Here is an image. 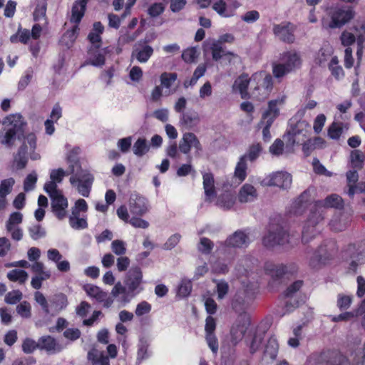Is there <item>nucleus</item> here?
I'll return each instance as SVG.
<instances>
[{
	"label": "nucleus",
	"mask_w": 365,
	"mask_h": 365,
	"mask_svg": "<svg viewBox=\"0 0 365 365\" xmlns=\"http://www.w3.org/2000/svg\"><path fill=\"white\" fill-rule=\"evenodd\" d=\"M343 205L342 198L336 194L327 196L324 200L317 201L314 205V210L311 211L303 227L302 233V242L307 243L318 233L317 225L324 220L323 210H318V208L321 209L322 207L342 208Z\"/></svg>",
	"instance_id": "obj_1"
},
{
	"label": "nucleus",
	"mask_w": 365,
	"mask_h": 365,
	"mask_svg": "<svg viewBox=\"0 0 365 365\" xmlns=\"http://www.w3.org/2000/svg\"><path fill=\"white\" fill-rule=\"evenodd\" d=\"M252 82L256 83L252 95L258 101L266 99L273 89V78L272 76L265 71H259L251 76Z\"/></svg>",
	"instance_id": "obj_2"
},
{
	"label": "nucleus",
	"mask_w": 365,
	"mask_h": 365,
	"mask_svg": "<svg viewBox=\"0 0 365 365\" xmlns=\"http://www.w3.org/2000/svg\"><path fill=\"white\" fill-rule=\"evenodd\" d=\"M262 242L267 249H273L288 243L289 234L282 226L270 225Z\"/></svg>",
	"instance_id": "obj_3"
},
{
	"label": "nucleus",
	"mask_w": 365,
	"mask_h": 365,
	"mask_svg": "<svg viewBox=\"0 0 365 365\" xmlns=\"http://www.w3.org/2000/svg\"><path fill=\"white\" fill-rule=\"evenodd\" d=\"M329 16L331 21L327 26L330 29H339L354 19L355 12L350 6H341L331 8Z\"/></svg>",
	"instance_id": "obj_4"
},
{
	"label": "nucleus",
	"mask_w": 365,
	"mask_h": 365,
	"mask_svg": "<svg viewBox=\"0 0 365 365\" xmlns=\"http://www.w3.org/2000/svg\"><path fill=\"white\" fill-rule=\"evenodd\" d=\"M94 180L93 175L87 170H81L72 174L71 184L75 187L80 195L88 197Z\"/></svg>",
	"instance_id": "obj_5"
},
{
	"label": "nucleus",
	"mask_w": 365,
	"mask_h": 365,
	"mask_svg": "<svg viewBox=\"0 0 365 365\" xmlns=\"http://www.w3.org/2000/svg\"><path fill=\"white\" fill-rule=\"evenodd\" d=\"M307 360L312 365H341V356L336 351L327 350L312 354Z\"/></svg>",
	"instance_id": "obj_6"
},
{
	"label": "nucleus",
	"mask_w": 365,
	"mask_h": 365,
	"mask_svg": "<svg viewBox=\"0 0 365 365\" xmlns=\"http://www.w3.org/2000/svg\"><path fill=\"white\" fill-rule=\"evenodd\" d=\"M251 305V299L247 297L246 293H237L232 302V307L240 319L250 320L248 310Z\"/></svg>",
	"instance_id": "obj_7"
},
{
	"label": "nucleus",
	"mask_w": 365,
	"mask_h": 365,
	"mask_svg": "<svg viewBox=\"0 0 365 365\" xmlns=\"http://www.w3.org/2000/svg\"><path fill=\"white\" fill-rule=\"evenodd\" d=\"M257 259L251 256L242 257L235 267V274L238 278L242 277H250L257 270Z\"/></svg>",
	"instance_id": "obj_8"
},
{
	"label": "nucleus",
	"mask_w": 365,
	"mask_h": 365,
	"mask_svg": "<svg viewBox=\"0 0 365 365\" xmlns=\"http://www.w3.org/2000/svg\"><path fill=\"white\" fill-rule=\"evenodd\" d=\"M83 289L91 298L95 299L98 302L103 303L106 308H109L113 303V299L109 294L96 285L87 284L83 286Z\"/></svg>",
	"instance_id": "obj_9"
},
{
	"label": "nucleus",
	"mask_w": 365,
	"mask_h": 365,
	"mask_svg": "<svg viewBox=\"0 0 365 365\" xmlns=\"http://www.w3.org/2000/svg\"><path fill=\"white\" fill-rule=\"evenodd\" d=\"M295 26L290 22H282L273 26L274 34L282 41L292 43L295 41Z\"/></svg>",
	"instance_id": "obj_10"
},
{
	"label": "nucleus",
	"mask_w": 365,
	"mask_h": 365,
	"mask_svg": "<svg viewBox=\"0 0 365 365\" xmlns=\"http://www.w3.org/2000/svg\"><path fill=\"white\" fill-rule=\"evenodd\" d=\"M192 148H195L197 154L202 150L200 140L194 133L190 132L184 133L179 143L180 151L183 154H188Z\"/></svg>",
	"instance_id": "obj_11"
},
{
	"label": "nucleus",
	"mask_w": 365,
	"mask_h": 365,
	"mask_svg": "<svg viewBox=\"0 0 365 365\" xmlns=\"http://www.w3.org/2000/svg\"><path fill=\"white\" fill-rule=\"evenodd\" d=\"M265 334V330L258 327L256 329H251L245 336V343L250 348L251 354L255 353L260 347Z\"/></svg>",
	"instance_id": "obj_12"
},
{
	"label": "nucleus",
	"mask_w": 365,
	"mask_h": 365,
	"mask_svg": "<svg viewBox=\"0 0 365 365\" xmlns=\"http://www.w3.org/2000/svg\"><path fill=\"white\" fill-rule=\"evenodd\" d=\"M250 325V320L240 319L237 318L230 329L231 341L233 344H237L245 336V333Z\"/></svg>",
	"instance_id": "obj_13"
},
{
	"label": "nucleus",
	"mask_w": 365,
	"mask_h": 365,
	"mask_svg": "<svg viewBox=\"0 0 365 365\" xmlns=\"http://www.w3.org/2000/svg\"><path fill=\"white\" fill-rule=\"evenodd\" d=\"M130 212L136 215H143L148 211L146 198L138 193H132L129 199Z\"/></svg>",
	"instance_id": "obj_14"
},
{
	"label": "nucleus",
	"mask_w": 365,
	"mask_h": 365,
	"mask_svg": "<svg viewBox=\"0 0 365 365\" xmlns=\"http://www.w3.org/2000/svg\"><path fill=\"white\" fill-rule=\"evenodd\" d=\"M51 210L56 217L61 220L66 217L68 208V200L63 195L62 192L51 197Z\"/></svg>",
	"instance_id": "obj_15"
},
{
	"label": "nucleus",
	"mask_w": 365,
	"mask_h": 365,
	"mask_svg": "<svg viewBox=\"0 0 365 365\" xmlns=\"http://www.w3.org/2000/svg\"><path fill=\"white\" fill-rule=\"evenodd\" d=\"M112 51L110 46L100 49L96 47H91L88 50V58L87 64L96 67H101L105 64V56Z\"/></svg>",
	"instance_id": "obj_16"
},
{
	"label": "nucleus",
	"mask_w": 365,
	"mask_h": 365,
	"mask_svg": "<svg viewBox=\"0 0 365 365\" xmlns=\"http://www.w3.org/2000/svg\"><path fill=\"white\" fill-rule=\"evenodd\" d=\"M22 136H24V133L5 126L0 131V143L7 148H11L16 139L21 140Z\"/></svg>",
	"instance_id": "obj_17"
},
{
	"label": "nucleus",
	"mask_w": 365,
	"mask_h": 365,
	"mask_svg": "<svg viewBox=\"0 0 365 365\" xmlns=\"http://www.w3.org/2000/svg\"><path fill=\"white\" fill-rule=\"evenodd\" d=\"M250 240L249 236L243 230H237L228 237L225 242L227 247L242 248L247 247Z\"/></svg>",
	"instance_id": "obj_18"
},
{
	"label": "nucleus",
	"mask_w": 365,
	"mask_h": 365,
	"mask_svg": "<svg viewBox=\"0 0 365 365\" xmlns=\"http://www.w3.org/2000/svg\"><path fill=\"white\" fill-rule=\"evenodd\" d=\"M292 175L287 172H277L269 176L267 185L287 189L292 184Z\"/></svg>",
	"instance_id": "obj_19"
},
{
	"label": "nucleus",
	"mask_w": 365,
	"mask_h": 365,
	"mask_svg": "<svg viewBox=\"0 0 365 365\" xmlns=\"http://www.w3.org/2000/svg\"><path fill=\"white\" fill-rule=\"evenodd\" d=\"M143 274L140 268L135 267L130 269L127 273L125 284L130 292L135 291L142 282Z\"/></svg>",
	"instance_id": "obj_20"
},
{
	"label": "nucleus",
	"mask_w": 365,
	"mask_h": 365,
	"mask_svg": "<svg viewBox=\"0 0 365 365\" xmlns=\"http://www.w3.org/2000/svg\"><path fill=\"white\" fill-rule=\"evenodd\" d=\"M39 349L46 350L50 354H56L61 351L65 346L60 344L53 337L48 335L39 339Z\"/></svg>",
	"instance_id": "obj_21"
},
{
	"label": "nucleus",
	"mask_w": 365,
	"mask_h": 365,
	"mask_svg": "<svg viewBox=\"0 0 365 365\" xmlns=\"http://www.w3.org/2000/svg\"><path fill=\"white\" fill-rule=\"evenodd\" d=\"M280 60L292 71L300 68L302 59L300 54L296 51H289L281 54Z\"/></svg>",
	"instance_id": "obj_22"
},
{
	"label": "nucleus",
	"mask_w": 365,
	"mask_h": 365,
	"mask_svg": "<svg viewBox=\"0 0 365 365\" xmlns=\"http://www.w3.org/2000/svg\"><path fill=\"white\" fill-rule=\"evenodd\" d=\"M250 82H252L251 77L250 78L248 74L242 73L241 74L234 82L232 86L233 91H238L240 93L241 98L243 99H247L250 98V93L247 91V88L250 84Z\"/></svg>",
	"instance_id": "obj_23"
},
{
	"label": "nucleus",
	"mask_w": 365,
	"mask_h": 365,
	"mask_svg": "<svg viewBox=\"0 0 365 365\" xmlns=\"http://www.w3.org/2000/svg\"><path fill=\"white\" fill-rule=\"evenodd\" d=\"M257 197L255 187L248 183L242 185L238 194V200L242 203L253 202Z\"/></svg>",
	"instance_id": "obj_24"
},
{
	"label": "nucleus",
	"mask_w": 365,
	"mask_h": 365,
	"mask_svg": "<svg viewBox=\"0 0 365 365\" xmlns=\"http://www.w3.org/2000/svg\"><path fill=\"white\" fill-rule=\"evenodd\" d=\"M264 269L267 274L276 280L281 279L287 272V267L283 264H275L270 262L264 264Z\"/></svg>",
	"instance_id": "obj_25"
},
{
	"label": "nucleus",
	"mask_w": 365,
	"mask_h": 365,
	"mask_svg": "<svg viewBox=\"0 0 365 365\" xmlns=\"http://www.w3.org/2000/svg\"><path fill=\"white\" fill-rule=\"evenodd\" d=\"M88 0L76 1L72 7L70 21L75 24H78L84 16L86 4Z\"/></svg>",
	"instance_id": "obj_26"
},
{
	"label": "nucleus",
	"mask_w": 365,
	"mask_h": 365,
	"mask_svg": "<svg viewBox=\"0 0 365 365\" xmlns=\"http://www.w3.org/2000/svg\"><path fill=\"white\" fill-rule=\"evenodd\" d=\"M104 26L100 22H95L93 26V29L88 36V39L92 44L91 47H96L99 48L101 43V34L103 33Z\"/></svg>",
	"instance_id": "obj_27"
},
{
	"label": "nucleus",
	"mask_w": 365,
	"mask_h": 365,
	"mask_svg": "<svg viewBox=\"0 0 365 365\" xmlns=\"http://www.w3.org/2000/svg\"><path fill=\"white\" fill-rule=\"evenodd\" d=\"M81 153L79 147L73 148L67 155L66 160L68 163V170L71 174L82 170L79 163L78 155Z\"/></svg>",
	"instance_id": "obj_28"
},
{
	"label": "nucleus",
	"mask_w": 365,
	"mask_h": 365,
	"mask_svg": "<svg viewBox=\"0 0 365 365\" xmlns=\"http://www.w3.org/2000/svg\"><path fill=\"white\" fill-rule=\"evenodd\" d=\"M202 178L206 200H210L216 195L214 176L211 173H205L202 174Z\"/></svg>",
	"instance_id": "obj_29"
},
{
	"label": "nucleus",
	"mask_w": 365,
	"mask_h": 365,
	"mask_svg": "<svg viewBox=\"0 0 365 365\" xmlns=\"http://www.w3.org/2000/svg\"><path fill=\"white\" fill-rule=\"evenodd\" d=\"M284 100L282 98L272 100L269 101L268 108L267 110H265L262 114V119L264 120L272 119V123H274V120L279 114L278 105L282 104Z\"/></svg>",
	"instance_id": "obj_30"
},
{
	"label": "nucleus",
	"mask_w": 365,
	"mask_h": 365,
	"mask_svg": "<svg viewBox=\"0 0 365 365\" xmlns=\"http://www.w3.org/2000/svg\"><path fill=\"white\" fill-rule=\"evenodd\" d=\"M88 359L91 365H110L108 357L103 351L94 348L88 351Z\"/></svg>",
	"instance_id": "obj_31"
},
{
	"label": "nucleus",
	"mask_w": 365,
	"mask_h": 365,
	"mask_svg": "<svg viewBox=\"0 0 365 365\" xmlns=\"http://www.w3.org/2000/svg\"><path fill=\"white\" fill-rule=\"evenodd\" d=\"M153 53V48L148 45H143L140 48H135L132 53L134 57L141 63H146Z\"/></svg>",
	"instance_id": "obj_32"
},
{
	"label": "nucleus",
	"mask_w": 365,
	"mask_h": 365,
	"mask_svg": "<svg viewBox=\"0 0 365 365\" xmlns=\"http://www.w3.org/2000/svg\"><path fill=\"white\" fill-rule=\"evenodd\" d=\"M351 223V220L349 217L344 215L339 216H334L330 221L329 225L331 230L336 232H341L346 230Z\"/></svg>",
	"instance_id": "obj_33"
},
{
	"label": "nucleus",
	"mask_w": 365,
	"mask_h": 365,
	"mask_svg": "<svg viewBox=\"0 0 365 365\" xmlns=\"http://www.w3.org/2000/svg\"><path fill=\"white\" fill-rule=\"evenodd\" d=\"M311 200L309 190L304 191L300 196L293 202V209L296 214L302 213L309 205Z\"/></svg>",
	"instance_id": "obj_34"
},
{
	"label": "nucleus",
	"mask_w": 365,
	"mask_h": 365,
	"mask_svg": "<svg viewBox=\"0 0 365 365\" xmlns=\"http://www.w3.org/2000/svg\"><path fill=\"white\" fill-rule=\"evenodd\" d=\"M329 257L325 252L323 247H320L319 250L315 251L309 259V266L312 268H317L321 264H324L329 259Z\"/></svg>",
	"instance_id": "obj_35"
},
{
	"label": "nucleus",
	"mask_w": 365,
	"mask_h": 365,
	"mask_svg": "<svg viewBox=\"0 0 365 365\" xmlns=\"http://www.w3.org/2000/svg\"><path fill=\"white\" fill-rule=\"evenodd\" d=\"M349 129L348 123L342 122H333L328 129V135L330 138L338 140L344 130Z\"/></svg>",
	"instance_id": "obj_36"
},
{
	"label": "nucleus",
	"mask_w": 365,
	"mask_h": 365,
	"mask_svg": "<svg viewBox=\"0 0 365 365\" xmlns=\"http://www.w3.org/2000/svg\"><path fill=\"white\" fill-rule=\"evenodd\" d=\"M200 121L199 116L195 112H186L180 115V123L186 128L190 129Z\"/></svg>",
	"instance_id": "obj_37"
},
{
	"label": "nucleus",
	"mask_w": 365,
	"mask_h": 365,
	"mask_svg": "<svg viewBox=\"0 0 365 365\" xmlns=\"http://www.w3.org/2000/svg\"><path fill=\"white\" fill-rule=\"evenodd\" d=\"M9 123L6 126L13 128L16 130L24 133V122L21 115L19 113L11 114L6 117L4 123Z\"/></svg>",
	"instance_id": "obj_38"
},
{
	"label": "nucleus",
	"mask_w": 365,
	"mask_h": 365,
	"mask_svg": "<svg viewBox=\"0 0 365 365\" xmlns=\"http://www.w3.org/2000/svg\"><path fill=\"white\" fill-rule=\"evenodd\" d=\"M262 147L259 143H252L247 148V153L241 157H245V160L250 162L255 161L261 155Z\"/></svg>",
	"instance_id": "obj_39"
},
{
	"label": "nucleus",
	"mask_w": 365,
	"mask_h": 365,
	"mask_svg": "<svg viewBox=\"0 0 365 365\" xmlns=\"http://www.w3.org/2000/svg\"><path fill=\"white\" fill-rule=\"evenodd\" d=\"M279 350V344L275 337L272 336L268 339L264 351V356L269 357L272 360L277 358Z\"/></svg>",
	"instance_id": "obj_40"
},
{
	"label": "nucleus",
	"mask_w": 365,
	"mask_h": 365,
	"mask_svg": "<svg viewBox=\"0 0 365 365\" xmlns=\"http://www.w3.org/2000/svg\"><path fill=\"white\" fill-rule=\"evenodd\" d=\"M311 129L310 125L305 120H299L296 121L295 125L292 128V135L296 137L302 135L307 137Z\"/></svg>",
	"instance_id": "obj_41"
},
{
	"label": "nucleus",
	"mask_w": 365,
	"mask_h": 365,
	"mask_svg": "<svg viewBox=\"0 0 365 365\" xmlns=\"http://www.w3.org/2000/svg\"><path fill=\"white\" fill-rule=\"evenodd\" d=\"M36 148V137L34 133H29L24 136L22 143L19 149H24V153L28 154L29 151L35 150Z\"/></svg>",
	"instance_id": "obj_42"
},
{
	"label": "nucleus",
	"mask_w": 365,
	"mask_h": 365,
	"mask_svg": "<svg viewBox=\"0 0 365 365\" xmlns=\"http://www.w3.org/2000/svg\"><path fill=\"white\" fill-rule=\"evenodd\" d=\"M6 276L10 281L19 282L20 284H24L29 277L26 271L18 269L9 271Z\"/></svg>",
	"instance_id": "obj_43"
},
{
	"label": "nucleus",
	"mask_w": 365,
	"mask_h": 365,
	"mask_svg": "<svg viewBox=\"0 0 365 365\" xmlns=\"http://www.w3.org/2000/svg\"><path fill=\"white\" fill-rule=\"evenodd\" d=\"M235 204V197L232 195L225 192L220 195L217 200V205L224 210L231 209Z\"/></svg>",
	"instance_id": "obj_44"
},
{
	"label": "nucleus",
	"mask_w": 365,
	"mask_h": 365,
	"mask_svg": "<svg viewBox=\"0 0 365 365\" xmlns=\"http://www.w3.org/2000/svg\"><path fill=\"white\" fill-rule=\"evenodd\" d=\"M329 69L331 75L336 79L339 80L344 78V72L341 66L339 65V60L336 56H333L329 63Z\"/></svg>",
	"instance_id": "obj_45"
},
{
	"label": "nucleus",
	"mask_w": 365,
	"mask_h": 365,
	"mask_svg": "<svg viewBox=\"0 0 365 365\" xmlns=\"http://www.w3.org/2000/svg\"><path fill=\"white\" fill-rule=\"evenodd\" d=\"M209 49L212 53V59L215 61H217L223 58L225 53L226 52L223 46L220 42H217L216 40H212L209 43Z\"/></svg>",
	"instance_id": "obj_46"
},
{
	"label": "nucleus",
	"mask_w": 365,
	"mask_h": 365,
	"mask_svg": "<svg viewBox=\"0 0 365 365\" xmlns=\"http://www.w3.org/2000/svg\"><path fill=\"white\" fill-rule=\"evenodd\" d=\"M133 153L138 157H142L149 150V145L145 138H138L133 145Z\"/></svg>",
	"instance_id": "obj_47"
},
{
	"label": "nucleus",
	"mask_w": 365,
	"mask_h": 365,
	"mask_svg": "<svg viewBox=\"0 0 365 365\" xmlns=\"http://www.w3.org/2000/svg\"><path fill=\"white\" fill-rule=\"evenodd\" d=\"M70 226L76 230L86 229L88 226L87 222V215L83 214L78 217H68Z\"/></svg>",
	"instance_id": "obj_48"
},
{
	"label": "nucleus",
	"mask_w": 365,
	"mask_h": 365,
	"mask_svg": "<svg viewBox=\"0 0 365 365\" xmlns=\"http://www.w3.org/2000/svg\"><path fill=\"white\" fill-rule=\"evenodd\" d=\"M247 163L245 157H240L235 170V175L240 181H243L247 177Z\"/></svg>",
	"instance_id": "obj_49"
},
{
	"label": "nucleus",
	"mask_w": 365,
	"mask_h": 365,
	"mask_svg": "<svg viewBox=\"0 0 365 365\" xmlns=\"http://www.w3.org/2000/svg\"><path fill=\"white\" fill-rule=\"evenodd\" d=\"M21 349L25 354H31L36 349H39V339L36 341L34 339L26 337L24 339Z\"/></svg>",
	"instance_id": "obj_50"
},
{
	"label": "nucleus",
	"mask_w": 365,
	"mask_h": 365,
	"mask_svg": "<svg viewBox=\"0 0 365 365\" xmlns=\"http://www.w3.org/2000/svg\"><path fill=\"white\" fill-rule=\"evenodd\" d=\"M28 162L27 154L24 153V149H19L17 153L14 157V163L18 170L24 169Z\"/></svg>",
	"instance_id": "obj_51"
},
{
	"label": "nucleus",
	"mask_w": 365,
	"mask_h": 365,
	"mask_svg": "<svg viewBox=\"0 0 365 365\" xmlns=\"http://www.w3.org/2000/svg\"><path fill=\"white\" fill-rule=\"evenodd\" d=\"M31 37V33L28 29H19L16 34L11 36L10 41L11 43L20 41L26 43Z\"/></svg>",
	"instance_id": "obj_52"
},
{
	"label": "nucleus",
	"mask_w": 365,
	"mask_h": 365,
	"mask_svg": "<svg viewBox=\"0 0 365 365\" xmlns=\"http://www.w3.org/2000/svg\"><path fill=\"white\" fill-rule=\"evenodd\" d=\"M178 75L176 73L164 72L160 75V80L161 86L169 89L174 82L177 80Z\"/></svg>",
	"instance_id": "obj_53"
},
{
	"label": "nucleus",
	"mask_w": 365,
	"mask_h": 365,
	"mask_svg": "<svg viewBox=\"0 0 365 365\" xmlns=\"http://www.w3.org/2000/svg\"><path fill=\"white\" fill-rule=\"evenodd\" d=\"M15 184V180L13 178H9L1 180L0 183V194L6 197L12 191L13 186Z\"/></svg>",
	"instance_id": "obj_54"
},
{
	"label": "nucleus",
	"mask_w": 365,
	"mask_h": 365,
	"mask_svg": "<svg viewBox=\"0 0 365 365\" xmlns=\"http://www.w3.org/2000/svg\"><path fill=\"white\" fill-rule=\"evenodd\" d=\"M16 312L22 318L29 319L31 317V307L29 302L24 301L16 306Z\"/></svg>",
	"instance_id": "obj_55"
},
{
	"label": "nucleus",
	"mask_w": 365,
	"mask_h": 365,
	"mask_svg": "<svg viewBox=\"0 0 365 365\" xmlns=\"http://www.w3.org/2000/svg\"><path fill=\"white\" fill-rule=\"evenodd\" d=\"M291 72L292 71L283 63H274L272 66V73L276 78H281Z\"/></svg>",
	"instance_id": "obj_56"
},
{
	"label": "nucleus",
	"mask_w": 365,
	"mask_h": 365,
	"mask_svg": "<svg viewBox=\"0 0 365 365\" xmlns=\"http://www.w3.org/2000/svg\"><path fill=\"white\" fill-rule=\"evenodd\" d=\"M192 282L188 279H182L178 287V295L182 297H187L192 291Z\"/></svg>",
	"instance_id": "obj_57"
},
{
	"label": "nucleus",
	"mask_w": 365,
	"mask_h": 365,
	"mask_svg": "<svg viewBox=\"0 0 365 365\" xmlns=\"http://www.w3.org/2000/svg\"><path fill=\"white\" fill-rule=\"evenodd\" d=\"M165 9V5L161 2L152 4L147 10L148 14L152 18H156L162 14Z\"/></svg>",
	"instance_id": "obj_58"
},
{
	"label": "nucleus",
	"mask_w": 365,
	"mask_h": 365,
	"mask_svg": "<svg viewBox=\"0 0 365 365\" xmlns=\"http://www.w3.org/2000/svg\"><path fill=\"white\" fill-rule=\"evenodd\" d=\"M37 174L32 172L29 174L24 181V190L25 192H30L34 190L37 182Z\"/></svg>",
	"instance_id": "obj_59"
},
{
	"label": "nucleus",
	"mask_w": 365,
	"mask_h": 365,
	"mask_svg": "<svg viewBox=\"0 0 365 365\" xmlns=\"http://www.w3.org/2000/svg\"><path fill=\"white\" fill-rule=\"evenodd\" d=\"M364 158V154L361 150H355L351 153V161L354 168H361Z\"/></svg>",
	"instance_id": "obj_60"
},
{
	"label": "nucleus",
	"mask_w": 365,
	"mask_h": 365,
	"mask_svg": "<svg viewBox=\"0 0 365 365\" xmlns=\"http://www.w3.org/2000/svg\"><path fill=\"white\" fill-rule=\"evenodd\" d=\"M28 230H29L30 237L34 240H37L46 235V231L38 224H35V225H31L29 227Z\"/></svg>",
	"instance_id": "obj_61"
},
{
	"label": "nucleus",
	"mask_w": 365,
	"mask_h": 365,
	"mask_svg": "<svg viewBox=\"0 0 365 365\" xmlns=\"http://www.w3.org/2000/svg\"><path fill=\"white\" fill-rule=\"evenodd\" d=\"M199 53L195 47L187 48L182 53V58L186 63H192L197 58Z\"/></svg>",
	"instance_id": "obj_62"
},
{
	"label": "nucleus",
	"mask_w": 365,
	"mask_h": 365,
	"mask_svg": "<svg viewBox=\"0 0 365 365\" xmlns=\"http://www.w3.org/2000/svg\"><path fill=\"white\" fill-rule=\"evenodd\" d=\"M111 250L116 255L122 256L126 252V243L120 240H115L111 242Z\"/></svg>",
	"instance_id": "obj_63"
},
{
	"label": "nucleus",
	"mask_w": 365,
	"mask_h": 365,
	"mask_svg": "<svg viewBox=\"0 0 365 365\" xmlns=\"http://www.w3.org/2000/svg\"><path fill=\"white\" fill-rule=\"evenodd\" d=\"M303 285V281L297 280L290 284L284 292L285 298H293L294 294L301 289Z\"/></svg>",
	"instance_id": "obj_64"
}]
</instances>
